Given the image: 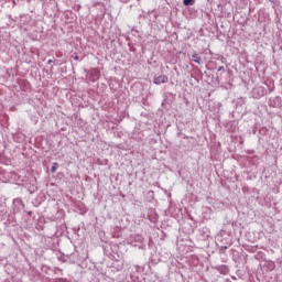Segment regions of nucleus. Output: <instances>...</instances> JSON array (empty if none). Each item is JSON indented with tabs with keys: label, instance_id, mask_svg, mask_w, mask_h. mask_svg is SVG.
Listing matches in <instances>:
<instances>
[{
	"label": "nucleus",
	"instance_id": "nucleus-1",
	"mask_svg": "<svg viewBox=\"0 0 282 282\" xmlns=\"http://www.w3.org/2000/svg\"><path fill=\"white\" fill-rule=\"evenodd\" d=\"M154 85H163L165 83H169V76L166 75H159L153 80Z\"/></svg>",
	"mask_w": 282,
	"mask_h": 282
},
{
	"label": "nucleus",
	"instance_id": "nucleus-2",
	"mask_svg": "<svg viewBox=\"0 0 282 282\" xmlns=\"http://www.w3.org/2000/svg\"><path fill=\"white\" fill-rule=\"evenodd\" d=\"M192 61H193L194 63H197V65H199V64L202 63V57H199V55H198L197 53H194V54L192 55Z\"/></svg>",
	"mask_w": 282,
	"mask_h": 282
},
{
	"label": "nucleus",
	"instance_id": "nucleus-3",
	"mask_svg": "<svg viewBox=\"0 0 282 282\" xmlns=\"http://www.w3.org/2000/svg\"><path fill=\"white\" fill-rule=\"evenodd\" d=\"M184 6H193L194 0H183Z\"/></svg>",
	"mask_w": 282,
	"mask_h": 282
},
{
	"label": "nucleus",
	"instance_id": "nucleus-4",
	"mask_svg": "<svg viewBox=\"0 0 282 282\" xmlns=\"http://www.w3.org/2000/svg\"><path fill=\"white\" fill-rule=\"evenodd\" d=\"M56 169H58V163H53V165L51 167V172L54 173L56 171Z\"/></svg>",
	"mask_w": 282,
	"mask_h": 282
}]
</instances>
